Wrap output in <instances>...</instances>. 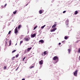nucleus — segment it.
I'll return each mask as SVG.
<instances>
[{"instance_id": "9d476101", "label": "nucleus", "mask_w": 80, "mask_h": 80, "mask_svg": "<svg viewBox=\"0 0 80 80\" xmlns=\"http://www.w3.org/2000/svg\"><path fill=\"white\" fill-rule=\"evenodd\" d=\"M48 52L46 51H44V55H47V54H48Z\"/></svg>"}, {"instance_id": "ddd939ff", "label": "nucleus", "mask_w": 80, "mask_h": 80, "mask_svg": "<svg viewBox=\"0 0 80 80\" xmlns=\"http://www.w3.org/2000/svg\"><path fill=\"white\" fill-rule=\"evenodd\" d=\"M21 27H22V25H21L20 24L18 26V29H19V28H21Z\"/></svg>"}, {"instance_id": "c9c22d12", "label": "nucleus", "mask_w": 80, "mask_h": 80, "mask_svg": "<svg viewBox=\"0 0 80 80\" xmlns=\"http://www.w3.org/2000/svg\"><path fill=\"white\" fill-rule=\"evenodd\" d=\"M28 3H27V5H26V6H27V5H28Z\"/></svg>"}, {"instance_id": "4be33fe9", "label": "nucleus", "mask_w": 80, "mask_h": 80, "mask_svg": "<svg viewBox=\"0 0 80 80\" xmlns=\"http://www.w3.org/2000/svg\"><path fill=\"white\" fill-rule=\"evenodd\" d=\"M27 52H28V51H27V50H25L24 53H27Z\"/></svg>"}, {"instance_id": "393cba45", "label": "nucleus", "mask_w": 80, "mask_h": 80, "mask_svg": "<svg viewBox=\"0 0 80 80\" xmlns=\"http://www.w3.org/2000/svg\"><path fill=\"white\" fill-rule=\"evenodd\" d=\"M33 67H34V66H30L29 68L31 69V68H33Z\"/></svg>"}, {"instance_id": "2eb2a0df", "label": "nucleus", "mask_w": 80, "mask_h": 80, "mask_svg": "<svg viewBox=\"0 0 80 80\" xmlns=\"http://www.w3.org/2000/svg\"><path fill=\"white\" fill-rule=\"evenodd\" d=\"M67 38H68V37L65 36L64 37V39L65 40H67Z\"/></svg>"}, {"instance_id": "9b49d317", "label": "nucleus", "mask_w": 80, "mask_h": 80, "mask_svg": "<svg viewBox=\"0 0 80 80\" xmlns=\"http://www.w3.org/2000/svg\"><path fill=\"white\" fill-rule=\"evenodd\" d=\"M39 42H40L41 43H44V41H43V40H40L39 41Z\"/></svg>"}, {"instance_id": "4c0bfd02", "label": "nucleus", "mask_w": 80, "mask_h": 80, "mask_svg": "<svg viewBox=\"0 0 80 80\" xmlns=\"http://www.w3.org/2000/svg\"><path fill=\"white\" fill-rule=\"evenodd\" d=\"M7 42H6V44H7Z\"/></svg>"}, {"instance_id": "a878e982", "label": "nucleus", "mask_w": 80, "mask_h": 80, "mask_svg": "<svg viewBox=\"0 0 80 80\" xmlns=\"http://www.w3.org/2000/svg\"><path fill=\"white\" fill-rule=\"evenodd\" d=\"M37 26H36L34 28V29L33 30H35V29H36V28H37Z\"/></svg>"}, {"instance_id": "39448f33", "label": "nucleus", "mask_w": 80, "mask_h": 80, "mask_svg": "<svg viewBox=\"0 0 80 80\" xmlns=\"http://www.w3.org/2000/svg\"><path fill=\"white\" fill-rule=\"evenodd\" d=\"M43 60H42L39 62V63L41 65H42L43 64Z\"/></svg>"}, {"instance_id": "7ed1b4c3", "label": "nucleus", "mask_w": 80, "mask_h": 80, "mask_svg": "<svg viewBox=\"0 0 80 80\" xmlns=\"http://www.w3.org/2000/svg\"><path fill=\"white\" fill-rule=\"evenodd\" d=\"M30 38H24V40L25 41H29Z\"/></svg>"}, {"instance_id": "473e14b6", "label": "nucleus", "mask_w": 80, "mask_h": 80, "mask_svg": "<svg viewBox=\"0 0 80 80\" xmlns=\"http://www.w3.org/2000/svg\"><path fill=\"white\" fill-rule=\"evenodd\" d=\"M66 12V11H64L63 12V13H65Z\"/></svg>"}, {"instance_id": "58836bf2", "label": "nucleus", "mask_w": 80, "mask_h": 80, "mask_svg": "<svg viewBox=\"0 0 80 80\" xmlns=\"http://www.w3.org/2000/svg\"><path fill=\"white\" fill-rule=\"evenodd\" d=\"M17 45V44H16V45Z\"/></svg>"}, {"instance_id": "6ab92c4d", "label": "nucleus", "mask_w": 80, "mask_h": 80, "mask_svg": "<svg viewBox=\"0 0 80 80\" xmlns=\"http://www.w3.org/2000/svg\"><path fill=\"white\" fill-rule=\"evenodd\" d=\"M45 26H46V25H44L43 26H42L41 27V28H42V29H43V28H44V27H45Z\"/></svg>"}, {"instance_id": "f03ea898", "label": "nucleus", "mask_w": 80, "mask_h": 80, "mask_svg": "<svg viewBox=\"0 0 80 80\" xmlns=\"http://www.w3.org/2000/svg\"><path fill=\"white\" fill-rule=\"evenodd\" d=\"M78 72V70H76L73 72L74 75L75 77L77 76V72Z\"/></svg>"}, {"instance_id": "20e7f679", "label": "nucleus", "mask_w": 80, "mask_h": 80, "mask_svg": "<svg viewBox=\"0 0 80 80\" xmlns=\"http://www.w3.org/2000/svg\"><path fill=\"white\" fill-rule=\"evenodd\" d=\"M18 27H16L14 30V33H18V30H17Z\"/></svg>"}, {"instance_id": "bb28decb", "label": "nucleus", "mask_w": 80, "mask_h": 80, "mask_svg": "<svg viewBox=\"0 0 80 80\" xmlns=\"http://www.w3.org/2000/svg\"><path fill=\"white\" fill-rule=\"evenodd\" d=\"M25 59V57H24L22 59V61H24V60Z\"/></svg>"}, {"instance_id": "ea45409f", "label": "nucleus", "mask_w": 80, "mask_h": 80, "mask_svg": "<svg viewBox=\"0 0 80 80\" xmlns=\"http://www.w3.org/2000/svg\"><path fill=\"white\" fill-rule=\"evenodd\" d=\"M41 80L40 79V80Z\"/></svg>"}, {"instance_id": "1a4fd4ad", "label": "nucleus", "mask_w": 80, "mask_h": 80, "mask_svg": "<svg viewBox=\"0 0 80 80\" xmlns=\"http://www.w3.org/2000/svg\"><path fill=\"white\" fill-rule=\"evenodd\" d=\"M32 49V48H28L27 49V50L28 52H29L30 51V50Z\"/></svg>"}, {"instance_id": "0eeeda50", "label": "nucleus", "mask_w": 80, "mask_h": 80, "mask_svg": "<svg viewBox=\"0 0 80 80\" xmlns=\"http://www.w3.org/2000/svg\"><path fill=\"white\" fill-rule=\"evenodd\" d=\"M43 12H44V11L43 10H40L39 11V13L40 14H42V13Z\"/></svg>"}, {"instance_id": "a211bd4d", "label": "nucleus", "mask_w": 80, "mask_h": 80, "mask_svg": "<svg viewBox=\"0 0 80 80\" xmlns=\"http://www.w3.org/2000/svg\"><path fill=\"white\" fill-rule=\"evenodd\" d=\"M68 52L69 53V54L70 53V49H68Z\"/></svg>"}, {"instance_id": "f3484780", "label": "nucleus", "mask_w": 80, "mask_h": 80, "mask_svg": "<svg viewBox=\"0 0 80 80\" xmlns=\"http://www.w3.org/2000/svg\"><path fill=\"white\" fill-rule=\"evenodd\" d=\"M17 13V10H15L14 12H13V13L14 15Z\"/></svg>"}, {"instance_id": "6e6552de", "label": "nucleus", "mask_w": 80, "mask_h": 80, "mask_svg": "<svg viewBox=\"0 0 80 80\" xmlns=\"http://www.w3.org/2000/svg\"><path fill=\"white\" fill-rule=\"evenodd\" d=\"M35 36H36V34H33L31 35V38H34V37H35Z\"/></svg>"}, {"instance_id": "72a5a7b5", "label": "nucleus", "mask_w": 80, "mask_h": 80, "mask_svg": "<svg viewBox=\"0 0 80 80\" xmlns=\"http://www.w3.org/2000/svg\"><path fill=\"white\" fill-rule=\"evenodd\" d=\"M58 45H61V43L59 42V43H58Z\"/></svg>"}, {"instance_id": "4468645a", "label": "nucleus", "mask_w": 80, "mask_h": 80, "mask_svg": "<svg viewBox=\"0 0 80 80\" xmlns=\"http://www.w3.org/2000/svg\"><path fill=\"white\" fill-rule=\"evenodd\" d=\"M77 13H78V11H75L74 13V15H77Z\"/></svg>"}, {"instance_id": "412c9836", "label": "nucleus", "mask_w": 80, "mask_h": 80, "mask_svg": "<svg viewBox=\"0 0 80 80\" xmlns=\"http://www.w3.org/2000/svg\"><path fill=\"white\" fill-rule=\"evenodd\" d=\"M15 51H16V50H13L12 52V53H14V52H15Z\"/></svg>"}, {"instance_id": "5701e85b", "label": "nucleus", "mask_w": 80, "mask_h": 80, "mask_svg": "<svg viewBox=\"0 0 80 80\" xmlns=\"http://www.w3.org/2000/svg\"><path fill=\"white\" fill-rule=\"evenodd\" d=\"M18 56H19V54H18L17 55H16V58H17V57H18Z\"/></svg>"}, {"instance_id": "aec40b11", "label": "nucleus", "mask_w": 80, "mask_h": 80, "mask_svg": "<svg viewBox=\"0 0 80 80\" xmlns=\"http://www.w3.org/2000/svg\"><path fill=\"white\" fill-rule=\"evenodd\" d=\"M78 53H80V48H79L78 49Z\"/></svg>"}, {"instance_id": "e433bc0d", "label": "nucleus", "mask_w": 80, "mask_h": 80, "mask_svg": "<svg viewBox=\"0 0 80 80\" xmlns=\"http://www.w3.org/2000/svg\"><path fill=\"white\" fill-rule=\"evenodd\" d=\"M43 55V53H42V55Z\"/></svg>"}, {"instance_id": "f257e3e1", "label": "nucleus", "mask_w": 80, "mask_h": 80, "mask_svg": "<svg viewBox=\"0 0 80 80\" xmlns=\"http://www.w3.org/2000/svg\"><path fill=\"white\" fill-rule=\"evenodd\" d=\"M52 60H56L57 61L55 62V63H57V62H58V57L57 56H55L53 58Z\"/></svg>"}, {"instance_id": "c756f323", "label": "nucleus", "mask_w": 80, "mask_h": 80, "mask_svg": "<svg viewBox=\"0 0 80 80\" xmlns=\"http://www.w3.org/2000/svg\"><path fill=\"white\" fill-rule=\"evenodd\" d=\"M10 33H11V31H10L8 33V34H10Z\"/></svg>"}, {"instance_id": "c85d7f7f", "label": "nucleus", "mask_w": 80, "mask_h": 80, "mask_svg": "<svg viewBox=\"0 0 80 80\" xmlns=\"http://www.w3.org/2000/svg\"><path fill=\"white\" fill-rule=\"evenodd\" d=\"M23 43V41H21L20 42V45L21 44V43Z\"/></svg>"}, {"instance_id": "b1692460", "label": "nucleus", "mask_w": 80, "mask_h": 80, "mask_svg": "<svg viewBox=\"0 0 80 80\" xmlns=\"http://www.w3.org/2000/svg\"><path fill=\"white\" fill-rule=\"evenodd\" d=\"M15 58V57H12V60H14L13 59H14V58Z\"/></svg>"}, {"instance_id": "2f4dec72", "label": "nucleus", "mask_w": 80, "mask_h": 80, "mask_svg": "<svg viewBox=\"0 0 80 80\" xmlns=\"http://www.w3.org/2000/svg\"><path fill=\"white\" fill-rule=\"evenodd\" d=\"M7 3H6V4L4 5V7H6V6H7Z\"/></svg>"}, {"instance_id": "cd10ccee", "label": "nucleus", "mask_w": 80, "mask_h": 80, "mask_svg": "<svg viewBox=\"0 0 80 80\" xmlns=\"http://www.w3.org/2000/svg\"><path fill=\"white\" fill-rule=\"evenodd\" d=\"M6 68H7V67L6 66H4V70H5V69H6Z\"/></svg>"}, {"instance_id": "f704fd0d", "label": "nucleus", "mask_w": 80, "mask_h": 80, "mask_svg": "<svg viewBox=\"0 0 80 80\" xmlns=\"http://www.w3.org/2000/svg\"><path fill=\"white\" fill-rule=\"evenodd\" d=\"M22 80H25V79L24 78H23L22 79Z\"/></svg>"}, {"instance_id": "7c9ffc66", "label": "nucleus", "mask_w": 80, "mask_h": 80, "mask_svg": "<svg viewBox=\"0 0 80 80\" xmlns=\"http://www.w3.org/2000/svg\"><path fill=\"white\" fill-rule=\"evenodd\" d=\"M78 42H79V40H78L76 42V43H78Z\"/></svg>"}, {"instance_id": "423d86ee", "label": "nucleus", "mask_w": 80, "mask_h": 80, "mask_svg": "<svg viewBox=\"0 0 80 80\" xmlns=\"http://www.w3.org/2000/svg\"><path fill=\"white\" fill-rule=\"evenodd\" d=\"M57 30V28H54L52 30H51V32H55V30Z\"/></svg>"}, {"instance_id": "f8f14e48", "label": "nucleus", "mask_w": 80, "mask_h": 80, "mask_svg": "<svg viewBox=\"0 0 80 80\" xmlns=\"http://www.w3.org/2000/svg\"><path fill=\"white\" fill-rule=\"evenodd\" d=\"M56 26H57V24H54L52 26V28H55Z\"/></svg>"}, {"instance_id": "dca6fc26", "label": "nucleus", "mask_w": 80, "mask_h": 80, "mask_svg": "<svg viewBox=\"0 0 80 80\" xmlns=\"http://www.w3.org/2000/svg\"><path fill=\"white\" fill-rule=\"evenodd\" d=\"M11 44H12V41H11V40H10L9 41V46H10V45H11Z\"/></svg>"}]
</instances>
